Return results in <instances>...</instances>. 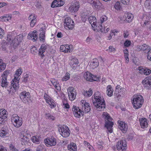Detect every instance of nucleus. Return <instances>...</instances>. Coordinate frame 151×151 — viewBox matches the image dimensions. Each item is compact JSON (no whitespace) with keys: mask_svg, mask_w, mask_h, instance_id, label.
<instances>
[{"mask_svg":"<svg viewBox=\"0 0 151 151\" xmlns=\"http://www.w3.org/2000/svg\"><path fill=\"white\" fill-rule=\"evenodd\" d=\"M94 95V99L93 100L94 106L99 111L103 110L106 107L104 99L101 97L100 93L98 91L96 92Z\"/></svg>","mask_w":151,"mask_h":151,"instance_id":"f257e3e1","label":"nucleus"},{"mask_svg":"<svg viewBox=\"0 0 151 151\" xmlns=\"http://www.w3.org/2000/svg\"><path fill=\"white\" fill-rule=\"evenodd\" d=\"M102 116L105 121V127L106 128L109 132L112 133V127L114 125L113 122L112 121V118L109 116V114L106 112L103 113Z\"/></svg>","mask_w":151,"mask_h":151,"instance_id":"f03ea898","label":"nucleus"},{"mask_svg":"<svg viewBox=\"0 0 151 151\" xmlns=\"http://www.w3.org/2000/svg\"><path fill=\"white\" fill-rule=\"evenodd\" d=\"M143 102V98L141 95H138L133 96L132 103L135 109L140 108L142 106Z\"/></svg>","mask_w":151,"mask_h":151,"instance_id":"7ed1b4c3","label":"nucleus"},{"mask_svg":"<svg viewBox=\"0 0 151 151\" xmlns=\"http://www.w3.org/2000/svg\"><path fill=\"white\" fill-rule=\"evenodd\" d=\"M11 121L14 126L17 128L20 127L22 125V118L17 115H13L11 119Z\"/></svg>","mask_w":151,"mask_h":151,"instance_id":"20e7f679","label":"nucleus"},{"mask_svg":"<svg viewBox=\"0 0 151 151\" xmlns=\"http://www.w3.org/2000/svg\"><path fill=\"white\" fill-rule=\"evenodd\" d=\"M58 131L60 134L63 137H68L70 134V131L68 127L66 126H61L58 128Z\"/></svg>","mask_w":151,"mask_h":151,"instance_id":"39448f33","label":"nucleus"},{"mask_svg":"<svg viewBox=\"0 0 151 151\" xmlns=\"http://www.w3.org/2000/svg\"><path fill=\"white\" fill-rule=\"evenodd\" d=\"M84 77L87 81L92 82L93 81H98L100 78L96 76L93 75L90 73L86 72L84 75Z\"/></svg>","mask_w":151,"mask_h":151,"instance_id":"423d86ee","label":"nucleus"},{"mask_svg":"<svg viewBox=\"0 0 151 151\" xmlns=\"http://www.w3.org/2000/svg\"><path fill=\"white\" fill-rule=\"evenodd\" d=\"M44 142L46 146L48 147L54 146L57 144V139L53 136H52L45 139Z\"/></svg>","mask_w":151,"mask_h":151,"instance_id":"0eeeda50","label":"nucleus"},{"mask_svg":"<svg viewBox=\"0 0 151 151\" xmlns=\"http://www.w3.org/2000/svg\"><path fill=\"white\" fill-rule=\"evenodd\" d=\"M116 148L119 151H126L127 149L126 142L124 139L120 140L116 144Z\"/></svg>","mask_w":151,"mask_h":151,"instance_id":"6e6552de","label":"nucleus"},{"mask_svg":"<svg viewBox=\"0 0 151 151\" xmlns=\"http://www.w3.org/2000/svg\"><path fill=\"white\" fill-rule=\"evenodd\" d=\"M9 74V71L7 70L4 71L2 75V77L1 80V85L2 87H6L7 86L8 83L7 81V77Z\"/></svg>","mask_w":151,"mask_h":151,"instance_id":"1a4fd4ad","label":"nucleus"},{"mask_svg":"<svg viewBox=\"0 0 151 151\" xmlns=\"http://www.w3.org/2000/svg\"><path fill=\"white\" fill-rule=\"evenodd\" d=\"M88 1L94 9H99L101 8L102 4L99 0H88Z\"/></svg>","mask_w":151,"mask_h":151,"instance_id":"9d476101","label":"nucleus"},{"mask_svg":"<svg viewBox=\"0 0 151 151\" xmlns=\"http://www.w3.org/2000/svg\"><path fill=\"white\" fill-rule=\"evenodd\" d=\"M81 104L82 106L81 110L83 112L88 113L91 109L89 103L86 102L85 100H82L81 101Z\"/></svg>","mask_w":151,"mask_h":151,"instance_id":"9b49d317","label":"nucleus"},{"mask_svg":"<svg viewBox=\"0 0 151 151\" xmlns=\"http://www.w3.org/2000/svg\"><path fill=\"white\" fill-rule=\"evenodd\" d=\"M68 95L69 99L73 101L75 99L76 95V90L72 87H69L68 89Z\"/></svg>","mask_w":151,"mask_h":151,"instance_id":"f8f14e48","label":"nucleus"},{"mask_svg":"<svg viewBox=\"0 0 151 151\" xmlns=\"http://www.w3.org/2000/svg\"><path fill=\"white\" fill-rule=\"evenodd\" d=\"M23 38L22 35L20 34L17 36L14 39V44L13 45L14 48H16L22 42Z\"/></svg>","mask_w":151,"mask_h":151,"instance_id":"ddd939ff","label":"nucleus"},{"mask_svg":"<svg viewBox=\"0 0 151 151\" xmlns=\"http://www.w3.org/2000/svg\"><path fill=\"white\" fill-rule=\"evenodd\" d=\"M64 23L66 24V27H67L69 29H72L74 27V22L70 17L65 18Z\"/></svg>","mask_w":151,"mask_h":151,"instance_id":"4468645a","label":"nucleus"},{"mask_svg":"<svg viewBox=\"0 0 151 151\" xmlns=\"http://www.w3.org/2000/svg\"><path fill=\"white\" fill-rule=\"evenodd\" d=\"M65 4L64 0H54L51 4V7L54 8L63 6Z\"/></svg>","mask_w":151,"mask_h":151,"instance_id":"2eb2a0df","label":"nucleus"},{"mask_svg":"<svg viewBox=\"0 0 151 151\" xmlns=\"http://www.w3.org/2000/svg\"><path fill=\"white\" fill-rule=\"evenodd\" d=\"M28 38L32 40L33 41H35L37 40L38 33L36 30H34L29 32L28 35Z\"/></svg>","mask_w":151,"mask_h":151,"instance_id":"dca6fc26","label":"nucleus"},{"mask_svg":"<svg viewBox=\"0 0 151 151\" xmlns=\"http://www.w3.org/2000/svg\"><path fill=\"white\" fill-rule=\"evenodd\" d=\"M6 112L7 111L5 109H0V124H4V120L7 117Z\"/></svg>","mask_w":151,"mask_h":151,"instance_id":"f3484780","label":"nucleus"},{"mask_svg":"<svg viewBox=\"0 0 151 151\" xmlns=\"http://www.w3.org/2000/svg\"><path fill=\"white\" fill-rule=\"evenodd\" d=\"M48 45L43 44L41 45L40 48L39 50L38 54L42 58H43L45 56L44 53L46 50L47 48Z\"/></svg>","mask_w":151,"mask_h":151,"instance_id":"a211bd4d","label":"nucleus"},{"mask_svg":"<svg viewBox=\"0 0 151 151\" xmlns=\"http://www.w3.org/2000/svg\"><path fill=\"white\" fill-rule=\"evenodd\" d=\"M80 7V3L79 1H76L74 2L69 7L70 10L71 11L76 12L78 11Z\"/></svg>","mask_w":151,"mask_h":151,"instance_id":"6ab92c4d","label":"nucleus"},{"mask_svg":"<svg viewBox=\"0 0 151 151\" xmlns=\"http://www.w3.org/2000/svg\"><path fill=\"white\" fill-rule=\"evenodd\" d=\"M119 123L118 127L119 129L124 133H125L127 129V125L125 123L122 121H118Z\"/></svg>","mask_w":151,"mask_h":151,"instance_id":"aec40b11","label":"nucleus"},{"mask_svg":"<svg viewBox=\"0 0 151 151\" xmlns=\"http://www.w3.org/2000/svg\"><path fill=\"white\" fill-rule=\"evenodd\" d=\"M140 124L141 127L145 128L148 126V121L145 118H141L139 119Z\"/></svg>","mask_w":151,"mask_h":151,"instance_id":"412c9836","label":"nucleus"},{"mask_svg":"<svg viewBox=\"0 0 151 151\" xmlns=\"http://www.w3.org/2000/svg\"><path fill=\"white\" fill-rule=\"evenodd\" d=\"M14 36L13 34L9 33L7 35L6 40L8 42V44L11 45L12 44H14Z\"/></svg>","mask_w":151,"mask_h":151,"instance_id":"4be33fe9","label":"nucleus"},{"mask_svg":"<svg viewBox=\"0 0 151 151\" xmlns=\"http://www.w3.org/2000/svg\"><path fill=\"white\" fill-rule=\"evenodd\" d=\"M19 96L21 99L24 100L25 99L29 98L30 97V94L29 92L24 91L20 93Z\"/></svg>","mask_w":151,"mask_h":151,"instance_id":"5701e85b","label":"nucleus"},{"mask_svg":"<svg viewBox=\"0 0 151 151\" xmlns=\"http://www.w3.org/2000/svg\"><path fill=\"white\" fill-rule=\"evenodd\" d=\"M142 83L146 89H151V83L150 82V81L149 80H147V78H145L142 81Z\"/></svg>","mask_w":151,"mask_h":151,"instance_id":"b1692460","label":"nucleus"},{"mask_svg":"<svg viewBox=\"0 0 151 151\" xmlns=\"http://www.w3.org/2000/svg\"><path fill=\"white\" fill-rule=\"evenodd\" d=\"M50 81L52 84L55 87V89L58 91H60L61 88L57 80L53 79H51Z\"/></svg>","mask_w":151,"mask_h":151,"instance_id":"393cba45","label":"nucleus"},{"mask_svg":"<svg viewBox=\"0 0 151 151\" xmlns=\"http://www.w3.org/2000/svg\"><path fill=\"white\" fill-rule=\"evenodd\" d=\"M60 50L62 52L65 53H67L68 52H70L69 46L68 45H61L60 47Z\"/></svg>","mask_w":151,"mask_h":151,"instance_id":"a878e982","label":"nucleus"},{"mask_svg":"<svg viewBox=\"0 0 151 151\" xmlns=\"http://www.w3.org/2000/svg\"><path fill=\"white\" fill-rule=\"evenodd\" d=\"M22 72V70L21 68L17 70L15 74L14 75V79L16 81H19V79H20L19 77L20 76Z\"/></svg>","mask_w":151,"mask_h":151,"instance_id":"bb28decb","label":"nucleus"},{"mask_svg":"<svg viewBox=\"0 0 151 151\" xmlns=\"http://www.w3.org/2000/svg\"><path fill=\"white\" fill-rule=\"evenodd\" d=\"M139 70L141 73L144 74L146 75H149L151 73V70L146 68H142Z\"/></svg>","mask_w":151,"mask_h":151,"instance_id":"cd10ccee","label":"nucleus"},{"mask_svg":"<svg viewBox=\"0 0 151 151\" xmlns=\"http://www.w3.org/2000/svg\"><path fill=\"white\" fill-rule=\"evenodd\" d=\"M12 16L10 14H4L0 17V21L2 22L9 21L11 18Z\"/></svg>","mask_w":151,"mask_h":151,"instance_id":"c85d7f7f","label":"nucleus"},{"mask_svg":"<svg viewBox=\"0 0 151 151\" xmlns=\"http://www.w3.org/2000/svg\"><path fill=\"white\" fill-rule=\"evenodd\" d=\"M126 20L128 22H131L134 18L133 15L131 13H126L125 14Z\"/></svg>","mask_w":151,"mask_h":151,"instance_id":"c756f323","label":"nucleus"},{"mask_svg":"<svg viewBox=\"0 0 151 151\" xmlns=\"http://www.w3.org/2000/svg\"><path fill=\"white\" fill-rule=\"evenodd\" d=\"M121 88L122 87L119 85H117L116 87V89L114 94V95L118 98L121 96V94L119 93V91L120 92V93L122 91Z\"/></svg>","mask_w":151,"mask_h":151,"instance_id":"7c9ffc66","label":"nucleus"},{"mask_svg":"<svg viewBox=\"0 0 151 151\" xmlns=\"http://www.w3.org/2000/svg\"><path fill=\"white\" fill-rule=\"evenodd\" d=\"M21 137L22 136L23 137L21 138V141L22 142V145H25L27 143V142L29 141V138L26 135H24L23 134H21Z\"/></svg>","mask_w":151,"mask_h":151,"instance_id":"2f4dec72","label":"nucleus"},{"mask_svg":"<svg viewBox=\"0 0 151 151\" xmlns=\"http://www.w3.org/2000/svg\"><path fill=\"white\" fill-rule=\"evenodd\" d=\"M88 20L89 22L91 25H96V17L93 16H91L88 17Z\"/></svg>","mask_w":151,"mask_h":151,"instance_id":"473e14b6","label":"nucleus"},{"mask_svg":"<svg viewBox=\"0 0 151 151\" xmlns=\"http://www.w3.org/2000/svg\"><path fill=\"white\" fill-rule=\"evenodd\" d=\"M76 148V145L73 142L70 143V144L68 146V149L70 150L75 151Z\"/></svg>","mask_w":151,"mask_h":151,"instance_id":"72a5a7b5","label":"nucleus"},{"mask_svg":"<svg viewBox=\"0 0 151 151\" xmlns=\"http://www.w3.org/2000/svg\"><path fill=\"white\" fill-rule=\"evenodd\" d=\"M8 44V43L7 42H6L5 40H3L1 43V49L3 51L6 50Z\"/></svg>","mask_w":151,"mask_h":151,"instance_id":"f704fd0d","label":"nucleus"},{"mask_svg":"<svg viewBox=\"0 0 151 151\" xmlns=\"http://www.w3.org/2000/svg\"><path fill=\"white\" fill-rule=\"evenodd\" d=\"M93 60L91 65L93 66V68H95L99 66V62L98 59L96 58L94 59Z\"/></svg>","mask_w":151,"mask_h":151,"instance_id":"c9c22d12","label":"nucleus"},{"mask_svg":"<svg viewBox=\"0 0 151 151\" xmlns=\"http://www.w3.org/2000/svg\"><path fill=\"white\" fill-rule=\"evenodd\" d=\"M107 95L109 96H111L113 95V90L112 88L111 85H109L107 88Z\"/></svg>","mask_w":151,"mask_h":151,"instance_id":"e433bc0d","label":"nucleus"},{"mask_svg":"<svg viewBox=\"0 0 151 151\" xmlns=\"http://www.w3.org/2000/svg\"><path fill=\"white\" fill-rule=\"evenodd\" d=\"M29 75L28 74H26L24 75L22 78V81L23 83H26L29 80Z\"/></svg>","mask_w":151,"mask_h":151,"instance_id":"4c0bfd02","label":"nucleus"},{"mask_svg":"<svg viewBox=\"0 0 151 151\" xmlns=\"http://www.w3.org/2000/svg\"><path fill=\"white\" fill-rule=\"evenodd\" d=\"M78 63V60L76 58H73L70 61V66H73V65H77Z\"/></svg>","mask_w":151,"mask_h":151,"instance_id":"58836bf2","label":"nucleus"},{"mask_svg":"<svg viewBox=\"0 0 151 151\" xmlns=\"http://www.w3.org/2000/svg\"><path fill=\"white\" fill-rule=\"evenodd\" d=\"M74 115L76 117L78 118H80L81 116H83L84 114L83 111L82 110L80 111V112H78L76 113H74Z\"/></svg>","mask_w":151,"mask_h":151,"instance_id":"ea45409f","label":"nucleus"},{"mask_svg":"<svg viewBox=\"0 0 151 151\" xmlns=\"http://www.w3.org/2000/svg\"><path fill=\"white\" fill-rule=\"evenodd\" d=\"M145 6L147 9H151V0H146L145 3Z\"/></svg>","mask_w":151,"mask_h":151,"instance_id":"a19ab883","label":"nucleus"},{"mask_svg":"<svg viewBox=\"0 0 151 151\" xmlns=\"http://www.w3.org/2000/svg\"><path fill=\"white\" fill-rule=\"evenodd\" d=\"M92 94V91L91 88H90L88 91H86L84 93V96L86 97L90 96Z\"/></svg>","mask_w":151,"mask_h":151,"instance_id":"79ce46f5","label":"nucleus"},{"mask_svg":"<svg viewBox=\"0 0 151 151\" xmlns=\"http://www.w3.org/2000/svg\"><path fill=\"white\" fill-rule=\"evenodd\" d=\"M39 37L40 40L44 41L45 40V32L43 31L41 32L39 35Z\"/></svg>","mask_w":151,"mask_h":151,"instance_id":"37998d69","label":"nucleus"},{"mask_svg":"<svg viewBox=\"0 0 151 151\" xmlns=\"http://www.w3.org/2000/svg\"><path fill=\"white\" fill-rule=\"evenodd\" d=\"M81 110L79 108V107H77L75 106H73L72 108V110L73 112V114L74 113L78 112H80V111Z\"/></svg>","mask_w":151,"mask_h":151,"instance_id":"c03bdc74","label":"nucleus"},{"mask_svg":"<svg viewBox=\"0 0 151 151\" xmlns=\"http://www.w3.org/2000/svg\"><path fill=\"white\" fill-rule=\"evenodd\" d=\"M142 50H147L148 51L151 48L148 45L146 44H144L142 45Z\"/></svg>","mask_w":151,"mask_h":151,"instance_id":"a18cd8bd","label":"nucleus"},{"mask_svg":"<svg viewBox=\"0 0 151 151\" xmlns=\"http://www.w3.org/2000/svg\"><path fill=\"white\" fill-rule=\"evenodd\" d=\"M124 57L126 60L128 61L129 60V58H128V51L127 49H126L124 50Z\"/></svg>","mask_w":151,"mask_h":151,"instance_id":"49530a36","label":"nucleus"},{"mask_svg":"<svg viewBox=\"0 0 151 151\" xmlns=\"http://www.w3.org/2000/svg\"><path fill=\"white\" fill-rule=\"evenodd\" d=\"M89 17V15L88 14H82L81 16V19L83 22H85L87 19H88Z\"/></svg>","mask_w":151,"mask_h":151,"instance_id":"de8ad7c7","label":"nucleus"},{"mask_svg":"<svg viewBox=\"0 0 151 151\" xmlns=\"http://www.w3.org/2000/svg\"><path fill=\"white\" fill-rule=\"evenodd\" d=\"M45 116L47 118L51 120H54L55 119V117L52 115H51L49 113H46L45 114Z\"/></svg>","mask_w":151,"mask_h":151,"instance_id":"09e8293b","label":"nucleus"},{"mask_svg":"<svg viewBox=\"0 0 151 151\" xmlns=\"http://www.w3.org/2000/svg\"><path fill=\"white\" fill-rule=\"evenodd\" d=\"M104 143L102 141L99 140L97 142V146L99 148H102Z\"/></svg>","mask_w":151,"mask_h":151,"instance_id":"8fccbe9b","label":"nucleus"},{"mask_svg":"<svg viewBox=\"0 0 151 151\" xmlns=\"http://www.w3.org/2000/svg\"><path fill=\"white\" fill-rule=\"evenodd\" d=\"M120 3L119 1H117L114 7L117 10H120L121 9V6L120 5Z\"/></svg>","mask_w":151,"mask_h":151,"instance_id":"3c124183","label":"nucleus"},{"mask_svg":"<svg viewBox=\"0 0 151 151\" xmlns=\"http://www.w3.org/2000/svg\"><path fill=\"white\" fill-rule=\"evenodd\" d=\"M31 52L32 54L35 55L37 51L36 47L34 46H32L30 49Z\"/></svg>","mask_w":151,"mask_h":151,"instance_id":"603ef678","label":"nucleus"},{"mask_svg":"<svg viewBox=\"0 0 151 151\" xmlns=\"http://www.w3.org/2000/svg\"><path fill=\"white\" fill-rule=\"evenodd\" d=\"M32 140L34 143L39 144L40 142V139L38 138L36 136H33L32 138Z\"/></svg>","mask_w":151,"mask_h":151,"instance_id":"864d4df0","label":"nucleus"},{"mask_svg":"<svg viewBox=\"0 0 151 151\" xmlns=\"http://www.w3.org/2000/svg\"><path fill=\"white\" fill-rule=\"evenodd\" d=\"M96 26V29L102 32H103V31H104V32H105V30H104V29L103 28V27L101 25H99V26L98 27L97 25Z\"/></svg>","mask_w":151,"mask_h":151,"instance_id":"5fc2aeb1","label":"nucleus"},{"mask_svg":"<svg viewBox=\"0 0 151 151\" xmlns=\"http://www.w3.org/2000/svg\"><path fill=\"white\" fill-rule=\"evenodd\" d=\"M8 134L6 130H2L1 132L0 133V136L1 137H4Z\"/></svg>","mask_w":151,"mask_h":151,"instance_id":"6e6d98bb","label":"nucleus"},{"mask_svg":"<svg viewBox=\"0 0 151 151\" xmlns=\"http://www.w3.org/2000/svg\"><path fill=\"white\" fill-rule=\"evenodd\" d=\"M107 19V17L106 16H103L100 18L101 24L104 21Z\"/></svg>","mask_w":151,"mask_h":151,"instance_id":"4d7b16f0","label":"nucleus"},{"mask_svg":"<svg viewBox=\"0 0 151 151\" xmlns=\"http://www.w3.org/2000/svg\"><path fill=\"white\" fill-rule=\"evenodd\" d=\"M6 65L5 63H2L0 64V72L4 70L5 68Z\"/></svg>","mask_w":151,"mask_h":151,"instance_id":"13d9d810","label":"nucleus"},{"mask_svg":"<svg viewBox=\"0 0 151 151\" xmlns=\"http://www.w3.org/2000/svg\"><path fill=\"white\" fill-rule=\"evenodd\" d=\"M70 74L66 73L65 76L62 79L63 81H66L70 78Z\"/></svg>","mask_w":151,"mask_h":151,"instance_id":"bf43d9fd","label":"nucleus"},{"mask_svg":"<svg viewBox=\"0 0 151 151\" xmlns=\"http://www.w3.org/2000/svg\"><path fill=\"white\" fill-rule=\"evenodd\" d=\"M131 42L130 40H126L124 43V45L127 47H129L131 45Z\"/></svg>","mask_w":151,"mask_h":151,"instance_id":"052dcab7","label":"nucleus"},{"mask_svg":"<svg viewBox=\"0 0 151 151\" xmlns=\"http://www.w3.org/2000/svg\"><path fill=\"white\" fill-rule=\"evenodd\" d=\"M36 18V17L33 14H32L30 15L28 17V19L29 20H34Z\"/></svg>","mask_w":151,"mask_h":151,"instance_id":"680f3d73","label":"nucleus"},{"mask_svg":"<svg viewBox=\"0 0 151 151\" xmlns=\"http://www.w3.org/2000/svg\"><path fill=\"white\" fill-rule=\"evenodd\" d=\"M147 58L149 60L151 61V48L148 51Z\"/></svg>","mask_w":151,"mask_h":151,"instance_id":"e2e57ef3","label":"nucleus"},{"mask_svg":"<svg viewBox=\"0 0 151 151\" xmlns=\"http://www.w3.org/2000/svg\"><path fill=\"white\" fill-rule=\"evenodd\" d=\"M37 22V20L35 19L34 20H31L30 23V26L31 27H33L35 25V23Z\"/></svg>","mask_w":151,"mask_h":151,"instance_id":"0e129e2a","label":"nucleus"},{"mask_svg":"<svg viewBox=\"0 0 151 151\" xmlns=\"http://www.w3.org/2000/svg\"><path fill=\"white\" fill-rule=\"evenodd\" d=\"M19 81H15V82L14 83L13 85H12V86L14 88L15 90L17 88V87H18L19 84Z\"/></svg>","mask_w":151,"mask_h":151,"instance_id":"69168bd1","label":"nucleus"},{"mask_svg":"<svg viewBox=\"0 0 151 151\" xmlns=\"http://www.w3.org/2000/svg\"><path fill=\"white\" fill-rule=\"evenodd\" d=\"M4 34V30L0 27V38H2Z\"/></svg>","mask_w":151,"mask_h":151,"instance_id":"338daca9","label":"nucleus"},{"mask_svg":"<svg viewBox=\"0 0 151 151\" xmlns=\"http://www.w3.org/2000/svg\"><path fill=\"white\" fill-rule=\"evenodd\" d=\"M83 143L85 146L88 147L89 149H90L91 148V146L90 145V143L87 142L86 141H84Z\"/></svg>","mask_w":151,"mask_h":151,"instance_id":"774afa93","label":"nucleus"}]
</instances>
